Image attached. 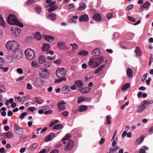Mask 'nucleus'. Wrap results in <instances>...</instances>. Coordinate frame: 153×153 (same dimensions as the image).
I'll return each mask as SVG.
<instances>
[{
    "instance_id": "f257e3e1",
    "label": "nucleus",
    "mask_w": 153,
    "mask_h": 153,
    "mask_svg": "<svg viewBox=\"0 0 153 153\" xmlns=\"http://www.w3.org/2000/svg\"><path fill=\"white\" fill-rule=\"evenodd\" d=\"M7 49L11 52H15L19 48V45L18 43L14 41H9L5 45Z\"/></svg>"
},
{
    "instance_id": "f03ea898",
    "label": "nucleus",
    "mask_w": 153,
    "mask_h": 153,
    "mask_svg": "<svg viewBox=\"0 0 153 153\" xmlns=\"http://www.w3.org/2000/svg\"><path fill=\"white\" fill-rule=\"evenodd\" d=\"M7 21L10 25H16L21 27H24L23 25L18 22L16 16L13 14H10L9 15L8 17Z\"/></svg>"
},
{
    "instance_id": "7ed1b4c3",
    "label": "nucleus",
    "mask_w": 153,
    "mask_h": 153,
    "mask_svg": "<svg viewBox=\"0 0 153 153\" xmlns=\"http://www.w3.org/2000/svg\"><path fill=\"white\" fill-rule=\"evenodd\" d=\"M25 53L26 58L28 60H32L35 58V52L31 48H28L25 50Z\"/></svg>"
},
{
    "instance_id": "20e7f679",
    "label": "nucleus",
    "mask_w": 153,
    "mask_h": 153,
    "mask_svg": "<svg viewBox=\"0 0 153 153\" xmlns=\"http://www.w3.org/2000/svg\"><path fill=\"white\" fill-rule=\"evenodd\" d=\"M66 73V69L62 67L58 68L56 72V76L58 78H63Z\"/></svg>"
},
{
    "instance_id": "39448f33",
    "label": "nucleus",
    "mask_w": 153,
    "mask_h": 153,
    "mask_svg": "<svg viewBox=\"0 0 153 153\" xmlns=\"http://www.w3.org/2000/svg\"><path fill=\"white\" fill-rule=\"evenodd\" d=\"M74 145L73 141L71 140H69L65 147V150L68 151L71 150L73 148L74 146Z\"/></svg>"
},
{
    "instance_id": "423d86ee",
    "label": "nucleus",
    "mask_w": 153,
    "mask_h": 153,
    "mask_svg": "<svg viewBox=\"0 0 153 153\" xmlns=\"http://www.w3.org/2000/svg\"><path fill=\"white\" fill-rule=\"evenodd\" d=\"M14 129L15 133L18 135L22 134L24 131V129L19 127L16 124H15L14 125Z\"/></svg>"
},
{
    "instance_id": "0eeeda50",
    "label": "nucleus",
    "mask_w": 153,
    "mask_h": 153,
    "mask_svg": "<svg viewBox=\"0 0 153 153\" xmlns=\"http://www.w3.org/2000/svg\"><path fill=\"white\" fill-rule=\"evenodd\" d=\"M49 73L48 70L45 69L40 72L39 75L42 78H47L49 76Z\"/></svg>"
},
{
    "instance_id": "6e6552de",
    "label": "nucleus",
    "mask_w": 153,
    "mask_h": 153,
    "mask_svg": "<svg viewBox=\"0 0 153 153\" xmlns=\"http://www.w3.org/2000/svg\"><path fill=\"white\" fill-rule=\"evenodd\" d=\"M96 62V67H97L103 61L104 58L102 56H100L94 58Z\"/></svg>"
},
{
    "instance_id": "1a4fd4ad",
    "label": "nucleus",
    "mask_w": 153,
    "mask_h": 153,
    "mask_svg": "<svg viewBox=\"0 0 153 153\" xmlns=\"http://www.w3.org/2000/svg\"><path fill=\"white\" fill-rule=\"evenodd\" d=\"M11 30L12 34L17 36H19L21 32V29L17 27H16L14 29H12Z\"/></svg>"
},
{
    "instance_id": "9d476101",
    "label": "nucleus",
    "mask_w": 153,
    "mask_h": 153,
    "mask_svg": "<svg viewBox=\"0 0 153 153\" xmlns=\"http://www.w3.org/2000/svg\"><path fill=\"white\" fill-rule=\"evenodd\" d=\"M65 104V102L64 101L59 102L57 105L58 109L60 110H64L66 108Z\"/></svg>"
},
{
    "instance_id": "9b49d317",
    "label": "nucleus",
    "mask_w": 153,
    "mask_h": 153,
    "mask_svg": "<svg viewBox=\"0 0 153 153\" xmlns=\"http://www.w3.org/2000/svg\"><path fill=\"white\" fill-rule=\"evenodd\" d=\"M1 136H5L7 138L10 139L13 137L14 134L11 131H9L7 132L2 133Z\"/></svg>"
},
{
    "instance_id": "f8f14e48",
    "label": "nucleus",
    "mask_w": 153,
    "mask_h": 153,
    "mask_svg": "<svg viewBox=\"0 0 153 153\" xmlns=\"http://www.w3.org/2000/svg\"><path fill=\"white\" fill-rule=\"evenodd\" d=\"M88 20L89 18L88 15L86 14H84L80 16L79 18V21L80 22L87 21H88Z\"/></svg>"
},
{
    "instance_id": "ddd939ff",
    "label": "nucleus",
    "mask_w": 153,
    "mask_h": 153,
    "mask_svg": "<svg viewBox=\"0 0 153 153\" xmlns=\"http://www.w3.org/2000/svg\"><path fill=\"white\" fill-rule=\"evenodd\" d=\"M70 90V86L66 85L64 86L61 89L62 92L64 94H68Z\"/></svg>"
},
{
    "instance_id": "4468645a",
    "label": "nucleus",
    "mask_w": 153,
    "mask_h": 153,
    "mask_svg": "<svg viewBox=\"0 0 153 153\" xmlns=\"http://www.w3.org/2000/svg\"><path fill=\"white\" fill-rule=\"evenodd\" d=\"M88 65L90 68H95V66L96 67V62L94 59H90L89 61L88 62Z\"/></svg>"
},
{
    "instance_id": "2eb2a0df",
    "label": "nucleus",
    "mask_w": 153,
    "mask_h": 153,
    "mask_svg": "<svg viewBox=\"0 0 153 153\" xmlns=\"http://www.w3.org/2000/svg\"><path fill=\"white\" fill-rule=\"evenodd\" d=\"M55 135V134L53 132L51 133L50 135H48L44 139V141L45 142H48L52 140Z\"/></svg>"
},
{
    "instance_id": "dca6fc26",
    "label": "nucleus",
    "mask_w": 153,
    "mask_h": 153,
    "mask_svg": "<svg viewBox=\"0 0 153 153\" xmlns=\"http://www.w3.org/2000/svg\"><path fill=\"white\" fill-rule=\"evenodd\" d=\"M43 83V80L40 78H37L34 82V84L37 86H40Z\"/></svg>"
},
{
    "instance_id": "f3484780",
    "label": "nucleus",
    "mask_w": 153,
    "mask_h": 153,
    "mask_svg": "<svg viewBox=\"0 0 153 153\" xmlns=\"http://www.w3.org/2000/svg\"><path fill=\"white\" fill-rule=\"evenodd\" d=\"M74 83L79 88H82L84 85L83 82L81 80H77L75 81Z\"/></svg>"
},
{
    "instance_id": "a211bd4d",
    "label": "nucleus",
    "mask_w": 153,
    "mask_h": 153,
    "mask_svg": "<svg viewBox=\"0 0 153 153\" xmlns=\"http://www.w3.org/2000/svg\"><path fill=\"white\" fill-rule=\"evenodd\" d=\"M105 67V65H101L94 71V74H96L97 73H99L100 74H101L102 73V69L104 68Z\"/></svg>"
},
{
    "instance_id": "6ab92c4d",
    "label": "nucleus",
    "mask_w": 153,
    "mask_h": 153,
    "mask_svg": "<svg viewBox=\"0 0 153 153\" xmlns=\"http://www.w3.org/2000/svg\"><path fill=\"white\" fill-rule=\"evenodd\" d=\"M93 19L94 20L97 21H100L101 20V17L100 14L95 13L93 16Z\"/></svg>"
},
{
    "instance_id": "aec40b11",
    "label": "nucleus",
    "mask_w": 153,
    "mask_h": 153,
    "mask_svg": "<svg viewBox=\"0 0 153 153\" xmlns=\"http://www.w3.org/2000/svg\"><path fill=\"white\" fill-rule=\"evenodd\" d=\"M47 17L48 18L51 19L53 21H54L56 19L57 16L55 14L53 13H51L48 15L47 16Z\"/></svg>"
},
{
    "instance_id": "412c9836",
    "label": "nucleus",
    "mask_w": 153,
    "mask_h": 153,
    "mask_svg": "<svg viewBox=\"0 0 153 153\" xmlns=\"http://www.w3.org/2000/svg\"><path fill=\"white\" fill-rule=\"evenodd\" d=\"M150 4V3L149 2H146L143 5H141L139 9L140 10L143 11L144 9L147 8Z\"/></svg>"
},
{
    "instance_id": "4be33fe9",
    "label": "nucleus",
    "mask_w": 153,
    "mask_h": 153,
    "mask_svg": "<svg viewBox=\"0 0 153 153\" xmlns=\"http://www.w3.org/2000/svg\"><path fill=\"white\" fill-rule=\"evenodd\" d=\"M153 102V100H151L150 101H147V100H144L142 102V105H143L144 106H145L146 108L147 105L151 104Z\"/></svg>"
},
{
    "instance_id": "5701e85b",
    "label": "nucleus",
    "mask_w": 153,
    "mask_h": 153,
    "mask_svg": "<svg viewBox=\"0 0 153 153\" xmlns=\"http://www.w3.org/2000/svg\"><path fill=\"white\" fill-rule=\"evenodd\" d=\"M92 54L94 56H98L100 54V51L99 49H96L93 51Z\"/></svg>"
},
{
    "instance_id": "b1692460",
    "label": "nucleus",
    "mask_w": 153,
    "mask_h": 153,
    "mask_svg": "<svg viewBox=\"0 0 153 153\" xmlns=\"http://www.w3.org/2000/svg\"><path fill=\"white\" fill-rule=\"evenodd\" d=\"M38 145L37 143H35L33 144L28 148V151L29 152H31L35 149L37 146Z\"/></svg>"
},
{
    "instance_id": "393cba45",
    "label": "nucleus",
    "mask_w": 153,
    "mask_h": 153,
    "mask_svg": "<svg viewBox=\"0 0 153 153\" xmlns=\"http://www.w3.org/2000/svg\"><path fill=\"white\" fill-rule=\"evenodd\" d=\"M46 61V58L45 56L41 55L39 57V61L40 64H42Z\"/></svg>"
},
{
    "instance_id": "a878e982",
    "label": "nucleus",
    "mask_w": 153,
    "mask_h": 153,
    "mask_svg": "<svg viewBox=\"0 0 153 153\" xmlns=\"http://www.w3.org/2000/svg\"><path fill=\"white\" fill-rule=\"evenodd\" d=\"M87 107L85 105L80 106L78 108V110L80 112L85 111L87 110Z\"/></svg>"
},
{
    "instance_id": "bb28decb",
    "label": "nucleus",
    "mask_w": 153,
    "mask_h": 153,
    "mask_svg": "<svg viewBox=\"0 0 153 153\" xmlns=\"http://www.w3.org/2000/svg\"><path fill=\"white\" fill-rule=\"evenodd\" d=\"M127 75L129 78H131L133 75V71L131 69L129 68L127 69Z\"/></svg>"
},
{
    "instance_id": "cd10ccee",
    "label": "nucleus",
    "mask_w": 153,
    "mask_h": 153,
    "mask_svg": "<svg viewBox=\"0 0 153 153\" xmlns=\"http://www.w3.org/2000/svg\"><path fill=\"white\" fill-rule=\"evenodd\" d=\"M33 101L35 103H38L39 104H42L43 102L42 100L38 97H36L33 99Z\"/></svg>"
},
{
    "instance_id": "c85d7f7f",
    "label": "nucleus",
    "mask_w": 153,
    "mask_h": 153,
    "mask_svg": "<svg viewBox=\"0 0 153 153\" xmlns=\"http://www.w3.org/2000/svg\"><path fill=\"white\" fill-rule=\"evenodd\" d=\"M45 39L50 42H52L54 40V38L53 36H48L45 37Z\"/></svg>"
},
{
    "instance_id": "c756f323",
    "label": "nucleus",
    "mask_w": 153,
    "mask_h": 153,
    "mask_svg": "<svg viewBox=\"0 0 153 153\" xmlns=\"http://www.w3.org/2000/svg\"><path fill=\"white\" fill-rule=\"evenodd\" d=\"M146 108L145 106H144L143 105H141L138 107L137 111L138 113L142 112Z\"/></svg>"
},
{
    "instance_id": "7c9ffc66",
    "label": "nucleus",
    "mask_w": 153,
    "mask_h": 153,
    "mask_svg": "<svg viewBox=\"0 0 153 153\" xmlns=\"http://www.w3.org/2000/svg\"><path fill=\"white\" fill-rule=\"evenodd\" d=\"M88 89V88H83L79 89V91L81 92L83 94H87L89 92V91H88L87 89Z\"/></svg>"
},
{
    "instance_id": "2f4dec72",
    "label": "nucleus",
    "mask_w": 153,
    "mask_h": 153,
    "mask_svg": "<svg viewBox=\"0 0 153 153\" xmlns=\"http://www.w3.org/2000/svg\"><path fill=\"white\" fill-rule=\"evenodd\" d=\"M49 45L47 44H44L42 47V50L43 51H45L47 49H49Z\"/></svg>"
},
{
    "instance_id": "473e14b6",
    "label": "nucleus",
    "mask_w": 153,
    "mask_h": 153,
    "mask_svg": "<svg viewBox=\"0 0 153 153\" xmlns=\"http://www.w3.org/2000/svg\"><path fill=\"white\" fill-rule=\"evenodd\" d=\"M41 38V35L40 33L38 32H36V33L35 36L34 38L37 40H40Z\"/></svg>"
},
{
    "instance_id": "72a5a7b5",
    "label": "nucleus",
    "mask_w": 153,
    "mask_h": 153,
    "mask_svg": "<svg viewBox=\"0 0 153 153\" xmlns=\"http://www.w3.org/2000/svg\"><path fill=\"white\" fill-rule=\"evenodd\" d=\"M145 136L143 135H141L137 140L136 142L139 144L143 140Z\"/></svg>"
},
{
    "instance_id": "f704fd0d",
    "label": "nucleus",
    "mask_w": 153,
    "mask_h": 153,
    "mask_svg": "<svg viewBox=\"0 0 153 153\" xmlns=\"http://www.w3.org/2000/svg\"><path fill=\"white\" fill-rule=\"evenodd\" d=\"M135 52L137 56H140L141 55V51L140 48L138 47H136L135 49Z\"/></svg>"
},
{
    "instance_id": "c9c22d12",
    "label": "nucleus",
    "mask_w": 153,
    "mask_h": 153,
    "mask_svg": "<svg viewBox=\"0 0 153 153\" xmlns=\"http://www.w3.org/2000/svg\"><path fill=\"white\" fill-rule=\"evenodd\" d=\"M63 126L61 124H58L55 125L53 128V129L59 130L62 129Z\"/></svg>"
},
{
    "instance_id": "e433bc0d",
    "label": "nucleus",
    "mask_w": 153,
    "mask_h": 153,
    "mask_svg": "<svg viewBox=\"0 0 153 153\" xmlns=\"http://www.w3.org/2000/svg\"><path fill=\"white\" fill-rule=\"evenodd\" d=\"M30 98V96L29 95H27V96L22 97L20 98V101L23 102L25 101L28 100Z\"/></svg>"
},
{
    "instance_id": "4c0bfd02",
    "label": "nucleus",
    "mask_w": 153,
    "mask_h": 153,
    "mask_svg": "<svg viewBox=\"0 0 153 153\" xmlns=\"http://www.w3.org/2000/svg\"><path fill=\"white\" fill-rule=\"evenodd\" d=\"M58 45L59 48L61 49H63L65 47V44L64 42H60L58 43Z\"/></svg>"
},
{
    "instance_id": "58836bf2",
    "label": "nucleus",
    "mask_w": 153,
    "mask_h": 153,
    "mask_svg": "<svg viewBox=\"0 0 153 153\" xmlns=\"http://www.w3.org/2000/svg\"><path fill=\"white\" fill-rule=\"evenodd\" d=\"M130 84L129 83H127L123 86L122 87V90L123 91H124L127 90L129 87Z\"/></svg>"
},
{
    "instance_id": "ea45409f",
    "label": "nucleus",
    "mask_w": 153,
    "mask_h": 153,
    "mask_svg": "<svg viewBox=\"0 0 153 153\" xmlns=\"http://www.w3.org/2000/svg\"><path fill=\"white\" fill-rule=\"evenodd\" d=\"M45 67L46 68H50L52 65V63L51 62H46L44 64Z\"/></svg>"
},
{
    "instance_id": "a19ab883",
    "label": "nucleus",
    "mask_w": 153,
    "mask_h": 153,
    "mask_svg": "<svg viewBox=\"0 0 153 153\" xmlns=\"http://www.w3.org/2000/svg\"><path fill=\"white\" fill-rule=\"evenodd\" d=\"M27 138V135L25 134H22L21 137L20 139V142H23Z\"/></svg>"
},
{
    "instance_id": "79ce46f5",
    "label": "nucleus",
    "mask_w": 153,
    "mask_h": 153,
    "mask_svg": "<svg viewBox=\"0 0 153 153\" xmlns=\"http://www.w3.org/2000/svg\"><path fill=\"white\" fill-rule=\"evenodd\" d=\"M6 88L4 84L0 85V93H2L6 91Z\"/></svg>"
},
{
    "instance_id": "37998d69",
    "label": "nucleus",
    "mask_w": 153,
    "mask_h": 153,
    "mask_svg": "<svg viewBox=\"0 0 153 153\" xmlns=\"http://www.w3.org/2000/svg\"><path fill=\"white\" fill-rule=\"evenodd\" d=\"M0 25H1L3 26H5L6 24L3 18L0 15Z\"/></svg>"
},
{
    "instance_id": "c03bdc74",
    "label": "nucleus",
    "mask_w": 153,
    "mask_h": 153,
    "mask_svg": "<svg viewBox=\"0 0 153 153\" xmlns=\"http://www.w3.org/2000/svg\"><path fill=\"white\" fill-rule=\"evenodd\" d=\"M88 54V52L85 51H81L79 53V54L80 55L86 56Z\"/></svg>"
},
{
    "instance_id": "a18cd8bd",
    "label": "nucleus",
    "mask_w": 153,
    "mask_h": 153,
    "mask_svg": "<svg viewBox=\"0 0 153 153\" xmlns=\"http://www.w3.org/2000/svg\"><path fill=\"white\" fill-rule=\"evenodd\" d=\"M59 78L60 79H56L55 82H59L62 81H66V78L65 77Z\"/></svg>"
},
{
    "instance_id": "49530a36",
    "label": "nucleus",
    "mask_w": 153,
    "mask_h": 153,
    "mask_svg": "<svg viewBox=\"0 0 153 153\" xmlns=\"http://www.w3.org/2000/svg\"><path fill=\"white\" fill-rule=\"evenodd\" d=\"M71 135L69 134H67L62 139L61 141H62L64 140H67L71 137Z\"/></svg>"
},
{
    "instance_id": "de8ad7c7",
    "label": "nucleus",
    "mask_w": 153,
    "mask_h": 153,
    "mask_svg": "<svg viewBox=\"0 0 153 153\" xmlns=\"http://www.w3.org/2000/svg\"><path fill=\"white\" fill-rule=\"evenodd\" d=\"M86 7V5L85 4H83L82 5L78 7V9L79 10H82L85 9Z\"/></svg>"
},
{
    "instance_id": "09e8293b",
    "label": "nucleus",
    "mask_w": 153,
    "mask_h": 153,
    "mask_svg": "<svg viewBox=\"0 0 153 153\" xmlns=\"http://www.w3.org/2000/svg\"><path fill=\"white\" fill-rule=\"evenodd\" d=\"M58 122L59 120H55L53 121H52L49 124V126L51 127L55 124L58 123Z\"/></svg>"
},
{
    "instance_id": "8fccbe9b",
    "label": "nucleus",
    "mask_w": 153,
    "mask_h": 153,
    "mask_svg": "<svg viewBox=\"0 0 153 153\" xmlns=\"http://www.w3.org/2000/svg\"><path fill=\"white\" fill-rule=\"evenodd\" d=\"M36 110V108L34 107H29L27 109V110L30 111L32 112H33Z\"/></svg>"
},
{
    "instance_id": "3c124183",
    "label": "nucleus",
    "mask_w": 153,
    "mask_h": 153,
    "mask_svg": "<svg viewBox=\"0 0 153 153\" xmlns=\"http://www.w3.org/2000/svg\"><path fill=\"white\" fill-rule=\"evenodd\" d=\"M85 97H80L79 98L78 100L77 101L78 103H80L82 102L85 100Z\"/></svg>"
},
{
    "instance_id": "603ef678",
    "label": "nucleus",
    "mask_w": 153,
    "mask_h": 153,
    "mask_svg": "<svg viewBox=\"0 0 153 153\" xmlns=\"http://www.w3.org/2000/svg\"><path fill=\"white\" fill-rule=\"evenodd\" d=\"M54 63L57 65H59L61 62V59H58L54 61Z\"/></svg>"
},
{
    "instance_id": "864d4df0",
    "label": "nucleus",
    "mask_w": 153,
    "mask_h": 153,
    "mask_svg": "<svg viewBox=\"0 0 153 153\" xmlns=\"http://www.w3.org/2000/svg\"><path fill=\"white\" fill-rule=\"evenodd\" d=\"M68 22L69 23H72L74 24H76V21L75 20L72 19H69L68 20Z\"/></svg>"
},
{
    "instance_id": "5fc2aeb1",
    "label": "nucleus",
    "mask_w": 153,
    "mask_h": 153,
    "mask_svg": "<svg viewBox=\"0 0 153 153\" xmlns=\"http://www.w3.org/2000/svg\"><path fill=\"white\" fill-rule=\"evenodd\" d=\"M106 119L107 124L108 125L110 124L111 123L110 117L109 116H107L106 117Z\"/></svg>"
},
{
    "instance_id": "6e6d98bb",
    "label": "nucleus",
    "mask_w": 153,
    "mask_h": 153,
    "mask_svg": "<svg viewBox=\"0 0 153 153\" xmlns=\"http://www.w3.org/2000/svg\"><path fill=\"white\" fill-rule=\"evenodd\" d=\"M27 112H23L22 113L20 117V119H23L24 118V117L27 114Z\"/></svg>"
},
{
    "instance_id": "4d7b16f0",
    "label": "nucleus",
    "mask_w": 153,
    "mask_h": 153,
    "mask_svg": "<svg viewBox=\"0 0 153 153\" xmlns=\"http://www.w3.org/2000/svg\"><path fill=\"white\" fill-rule=\"evenodd\" d=\"M128 18L129 20L132 22H134L135 21V19L133 17H132L130 16H128Z\"/></svg>"
},
{
    "instance_id": "13d9d810",
    "label": "nucleus",
    "mask_w": 153,
    "mask_h": 153,
    "mask_svg": "<svg viewBox=\"0 0 153 153\" xmlns=\"http://www.w3.org/2000/svg\"><path fill=\"white\" fill-rule=\"evenodd\" d=\"M113 15L111 13H108L107 14L106 16L108 19H110L112 18Z\"/></svg>"
},
{
    "instance_id": "bf43d9fd",
    "label": "nucleus",
    "mask_w": 153,
    "mask_h": 153,
    "mask_svg": "<svg viewBox=\"0 0 153 153\" xmlns=\"http://www.w3.org/2000/svg\"><path fill=\"white\" fill-rule=\"evenodd\" d=\"M78 48V45H77L75 43H74V45H73V46L72 47V50H76Z\"/></svg>"
},
{
    "instance_id": "052dcab7",
    "label": "nucleus",
    "mask_w": 153,
    "mask_h": 153,
    "mask_svg": "<svg viewBox=\"0 0 153 153\" xmlns=\"http://www.w3.org/2000/svg\"><path fill=\"white\" fill-rule=\"evenodd\" d=\"M56 1H53L50 4L48 5L47 7H52L56 4Z\"/></svg>"
},
{
    "instance_id": "680f3d73",
    "label": "nucleus",
    "mask_w": 153,
    "mask_h": 153,
    "mask_svg": "<svg viewBox=\"0 0 153 153\" xmlns=\"http://www.w3.org/2000/svg\"><path fill=\"white\" fill-rule=\"evenodd\" d=\"M133 6V4L128 5L126 8V10H131Z\"/></svg>"
},
{
    "instance_id": "e2e57ef3",
    "label": "nucleus",
    "mask_w": 153,
    "mask_h": 153,
    "mask_svg": "<svg viewBox=\"0 0 153 153\" xmlns=\"http://www.w3.org/2000/svg\"><path fill=\"white\" fill-rule=\"evenodd\" d=\"M147 73H145L143 75V76L142 79H141V81L142 82H143L144 81L145 78L147 77Z\"/></svg>"
},
{
    "instance_id": "0e129e2a",
    "label": "nucleus",
    "mask_w": 153,
    "mask_h": 153,
    "mask_svg": "<svg viewBox=\"0 0 153 153\" xmlns=\"http://www.w3.org/2000/svg\"><path fill=\"white\" fill-rule=\"evenodd\" d=\"M17 72L18 73L21 74L23 73V70L21 68H18L17 69Z\"/></svg>"
},
{
    "instance_id": "69168bd1",
    "label": "nucleus",
    "mask_w": 153,
    "mask_h": 153,
    "mask_svg": "<svg viewBox=\"0 0 153 153\" xmlns=\"http://www.w3.org/2000/svg\"><path fill=\"white\" fill-rule=\"evenodd\" d=\"M35 10L36 13L38 14L40 13L41 12V9L39 7H36L35 9Z\"/></svg>"
},
{
    "instance_id": "338daca9",
    "label": "nucleus",
    "mask_w": 153,
    "mask_h": 153,
    "mask_svg": "<svg viewBox=\"0 0 153 153\" xmlns=\"http://www.w3.org/2000/svg\"><path fill=\"white\" fill-rule=\"evenodd\" d=\"M151 81V79L150 77H149L148 79L146 80V82L147 85H150Z\"/></svg>"
},
{
    "instance_id": "774afa93",
    "label": "nucleus",
    "mask_w": 153,
    "mask_h": 153,
    "mask_svg": "<svg viewBox=\"0 0 153 153\" xmlns=\"http://www.w3.org/2000/svg\"><path fill=\"white\" fill-rule=\"evenodd\" d=\"M52 111L51 110H49L44 112V113L45 114H51L52 113Z\"/></svg>"
}]
</instances>
